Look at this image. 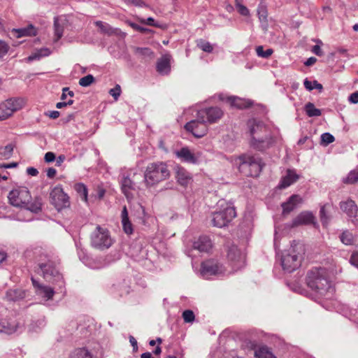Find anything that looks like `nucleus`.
I'll return each instance as SVG.
<instances>
[{"label":"nucleus","instance_id":"obj_1","mask_svg":"<svg viewBox=\"0 0 358 358\" xmlns=\"http://www.w3.org/2000/svg\"><path fill=\"white\" fill-rule=\"evenodd\" d=\"M8 198L10 203L15 207L24 208L34 213H38L41 208V199H33L26 187H19L11 190Z\"/></svg>","mask_w":358,"mask_h":358},{"label":"nucleus","instance_id":"obj_2","mask_svg":"<svg viewBox=\"0 0 358 358\" xmlns=\"http://www.w3.org/2000/svg\"><path fill=\"white\" fill-rule=\"evenodd\" d=\"M308 287L320 296L332 294L334 289L328 280L327 271L323 268H315L309 271L306 276Z\"/></svg>","mask_w":358,"mask_h":358},{"label":"nucleus","instance_id":"obj_3","mask_svg":"<svg viewBox=\"0 0 358 358\" xmlns=\"http://www.w3.org/2000/svg\"><path fill=\"white\" fill-rule=\"evenodd\" d=\"M303 253V245L299 242L294 241L290 248L282 255L281 264L282 268L287 272L291 273L299 268Z\"/></svg>","mask_w":358,"mask_h":358},{"label":"nucleus","instance_id":"obj_4","mask_svg":"<svg viewBox=\"0 0 358 358\" xmlns=\"http://www.w3.org/2000/svg\"><path fill=\"white\" fill-rule=\"evenodd\" d=\"M170 177V171L164 162L148 164L144 173V181L147 187H152Z\"/></svg>","mask_w":358,"mask_h":358},{"label":"nucleus","instance_id":"obj_5","mask_svg":"<svg viewBox=\"0 0 358 358\" xmlns=\"http://www.w3.org/2000/svg\"><path fill=\"white\" fill-rule=\"evenodd\" d=\"M25 104L24 99L12 98L0 104V121L6 120L15 111L22 109Z\"/></svg>","mask_w":358,"mask_h":358},{"label":"nucleus","instance_id":"obj_6","mask_svg":"<svg viewBox=\"0 0 358 358\" xmlns=\"http://www.w3.org/2000/svg\"><path fill=\"white\" fill-rule=\"evenodd\" d=\"M240 166L242 168L250 169V176L257 177L260 173L264 166L262 159L258 156L243 155L239 157Z\"/></svg>","mask_w":358,"mask_h":358},{"label":"nucleus","instance_id":"obj_7","mask_svg":"<svg viewBox=\"0 0 358 358\" xmlns=\"http://www.w3.org/2000/svg\"><path fill=\"white\" fill-rule=\"evenodd\" d=\"M38 266L45 279L53 282H59V286L63 285V277L52 261L48 260L47 262L40 263Z\"/></svg>","mask_w":358,"mask_h":358},{"label":"nucleus","instance_id":"obj_8","mask_svg":"<svg viewBox=\"0 0 358 358\" xmlns=\"http://www.w3.org/2000/svg\"><path fill=\"white\" fill-rule=\"evenodd\" d=\"M112 243L113 241L108 231L99 226L96 227L92 236V246L99 250H105L110 248Z\"/></svg>","mask_w":358,"mask_h":358},{"label":"nucleus","instance_id":"obj_9","mask_svg":"<svg viewBox=\"0 0 358 358\" xmlns=\"http://www.w3.org/2000/svg\"><path fill=\"white\" fill-rule=\"evenodd\" d=\"M236 215L234 208L227 206L223 210L215 212L213 214V224L217 227H223L230 222Z\"/></svg>","mask_w":358,"mask_h":358},{"label":"nucleus","instance_id":"obj_10","mask_svg":"<svg viewBox=\"0 0 358 358\" xmlns=\"http://www.w3.org/2000/svg\"><path fill=\"white\" fill-rule=\"evenodd\" d=\"M198 119L207 124H214L218 122L223 116V110L217 106L208 107L197 112Z\"/></svg>","mask_w":358,"mask_h":358},{"label":"nucleus","instance_id":"obj_11","mask_svg":"<svg viewBox=\"0 0 358 358\" xmlns=\"http://www.w3.org/2000/svg\"><path fill=\"white\" fill-rule=\"evenodd\" d=\"M225 268L222 264L214 259L207 260L201 264V274L203 277L223 274Z\"/></svg>","mask_w":358,"mask_h":358},{"label":"nucleus","instance_id":"obj_12","mask_svg":"<svg viewBox=\"0 0 358 358\" xmlns=\"http://www.w3.org/2000/svg\"><path fill=\"white\" fill-rule=\"evenodd\" d=\"M51 203L58 210L69 205V196L63 191L61 186L55 187L50 192Z\"/></svg>","mask_w":358,"mask_h":358},{"label":"nucleus","instance_id":"obj_13","mask_svg":"<svg viewBox=\"0 0 358 358\" xmlns=\"http://www.w3.org/2000/svg\"><path fill=\"white\" fill-rule=\"evenodd\" d=\"M185 128L196 138L203 137L208 131L207 123L201 120H199L198 115H196V119L187 122Z\"/></svg>","mask_w":358,"mask_h":358},{"label":"nucleus","instance_id":"obj_14","mask_svg":"<svg viewBox=\"0 0 358 358\" xmlns=\"http://www.w3.org/2000/svg\"><path fill=\"white\" fill-rule=\"evenodd\" d=\"M274 143V138L271 133H265L264 135H260L257 137H254L251 139V146L259 151H264L268 149Z\"/></svg>","mask_w":358,"mask_h":358},{"label":"nucleus","instance_id":"obj_15","mask_svg":"<svg viewBox=\"0 0 358 358\" xmlns=\"http://www.w3.org/2000/svg\"><path fill=\"white\" fill-rule=\"evenodd\" d=\"M227 258L234 264V266H236L237 269L244 265V254L236 245H232L229 248L227 251Z\"/></svg>","mask_w":358,"mask_h":358},{"label":"nucleus","instance_id":"obj_16","mask_svg":"<svg viewBox=\"0 0 358 358\" xmlns=\"http://www.w3.org/2000/svg\"><path fill=\"white\" fill-rule=\"evenodd\" d=\"M315 217L313 215L308 211H304L299 213L292 222L288 225L290 228L296 227L301 225H306L314 223Z\"/></svg>","mask_w":358,"mask_h":358},{"label":"nucleus","instance_id":"obj_17","mask_svg":"<svg viewBox=\"0 0 358 358\" xmlns=\"http://www.w3.org/2000/svg\"><path fill=\"white\" fill-rule=\"evenodd\" d=\"M248 126L249 127L252 138L259 136V134L264 135L265 133L266 134L270 132L262 122L257 121L255 119L250 120L248 122Z\"/></svg>","mask_w":358,"mask_h":358},{"label":"nucleus","instance_id":"obj_18","mask_svg":"<svg viewBox=\"0 0 358 358\" xmlns=\"http://www.w3.org/2000/svg\"><path fill=\"white\" fill-rule=\"evenodd\" d=\"M31 282L34 287L36 289V292L38 295H40L46 300L52 299L55 294L53 288L49 286H45L37 282L34 278H31Z\"/></svg>","mask_w":358,"mask_h":358},{"label":"nucleus","instance_id":"obj_19","mask_svg":"<svg viewBox=\"0 0 358 358\" xmlns=\"http://www.w3.org/2000/svg\"><path fill=\"white\" fill-rule=\"evenodd\" d=\"M220 99L229 103L231 106L239 109L247 108L252 105V101L246 100L236 96H229L224 99L222 96H220Z\"/></svg>","mask_w":358,"mask_h":358},{"label":"nucleus","instance_id":"obj_20","mask_svg":"<svg viewBox=\"0 0 358 358\" xmlns=\"http://www.w3.org/2000/svg\"><path fill=\"white\" fill-rule=\"evenodd\" d=\"M301 202V198L297 194L292 195L287 201L282 203V214L284 215L289 214L297 206V204Z\"/></svg>","mask_w":358,"mask_h":358},{"label":"nucleus","instance_id":"obj_21","mask_svg":"<svg viewBox=\"0 0 358 358\" xmlns=\"http://www.w3.org/2000/svg\"><path fill=\"white\" fill-rule=\"evenodd\" d=\"M193 248L201 252H207L212 248L210 239L207 236H201L193 243Z\"/></svg>","mask_w":358,"mask_h":358},{"label":"nucleus","instance_id":"obj_22","mask_svg":"<svg viewBox=\"0 0 358 358\" xmlns=\"http://www.w3.org/2000/svg\"><path fill=\"white\" fill-rule=\"evenodd\" d=\"M299 178V175H297L294 171L287 170V173L285 176L282 177L278 187L280 189H285L292 184L294 183Z\"/></svg>","mask_w":358,"mask_h":358},{"label":"nucleus","instance_id":"obj_23","mask_svg":"<svg viewBox=\"0 0 358 358\" xmlns=\"http://www.w3.org/2000/svg\"><path fill=\"white\" fill-rule=\"evenodd\" d=\"M121 188L123 194L129 199L133 198L131 191L135 190V183L131 178L126 176L121 181Z\"/></svg>","mask_w":358,"mask_h":358},{"label":"nucleus","instance_id":"obj_24","mask_svg":"<svg viewBox=\"0 0 358 358\" xmlns=\"http://www.w3.org/2000/svg\"><path fill=\"white\" fill-rule=\"evenodd\" d=\"M340 207L350 217H355L358 208L352 200L341 202Z\"/></svg>","mask_w":358,"mask_h":358},{"label":"nucleus","instance_id":"obj_25","mask_svg":"<svg viewBox=\"0 0 358 358\" xmlns=\"http://www.w3.org/2000/svg\"><path fill=\"white\" fill-rule=\"evenodd\" d=\"M171 55H164L158 62L157 64V71L162 74H167L171 70Z\"/></svg>","mask_w":358,"mask_h":358},{"label":"nucleus","instance_id":"obj_26","mask_svg":"<svg viewBox=\"0 0 358 358\" xmlns=\"http://www.w3.org/2000/svg\"><path fill=\"white\" fill-rule=\"evenodd\" d=\"M176 155L185 162L192 164H196L197 162L196 157L187 148H182L179 151H177Z\"/></svg>","mask_w":358,"mask_h":358},{"label":"nucleus","instance_id":"obj_27","mask_svg":"<svg viewBox=\"0 0 358 358\" xmlns=\"http://www.w3.org/2000/svg\"><path fill=\"white\" fill-rule=\"evenodd\" d=\"M25 292L21 289H9L6 293V299L9 301H17L25 297Z\"/></svg>","mask_w":358,"mask_h":358},{"label":"nucleus","instance_id":"obj_28","mask_svg":"<svg viewBox=\"0 0 358 358\" xmlns=\"http://www.w3.org/2000/svg\"><path fill=\"white\" fill-rule=\"evenodd\" d=\"M17 324L15 322H10L6 320L0 321V333L11 334L16 331Z\"/></svg>","mask_w":358,"mask_h":358},{"label":"nucleus","instance_id":"obj_29","mask_svg":"<svg viewBox=\"0 0 358 358\" xmlns=\"http://www.w3.org/2000/svg\"><path fill=\"white\" fill-rule=\"evenodd\" d=\"M176 178L178 183L182 186H187L192 179L190 174L182 168H179L178 169L176 172Z\"/></svg>","mask_w":358,"mask_h":358},{"label":"nucleus","instance_id":"obj_30","mask_svg":"<svg viewBox=\"0 0 358 358\" xmlns=\"http://www.w3.org/2000/svg\"><path fill=\"white\" fill-rule=\"evenodd\" d=\"M95 24L100 29L101 33L108 36L117 34L119 29L112 27L110 24L101 21L95 22Z\"/></svg>","mask_w":358,"mask_h":358},{"label":"nucleus","instance_id":"obj_31","mask_svg":"<svg viewBox=\"0 0 358 358\" xmlns=\"http://www.w3.org/2000/svg\"><path fill=\"white\" fill-rule=\"evenodd\" d=\"M134 54L139 58L146 59L153 57V52L149 48L134 47Z\"/></svg>","mask_w":358,"mask_h":358},{"label":"nucleus","instance_id":"obj_32","mask_svg":"<svg viewBox=\"0 0 358 358\" xmlns=\"http://www.w3.org/2000/svg\"><path fill=\"white\" fill-rule=\"evenodd\" d=\"M50 54V50L48 48H41L37 50L36 52H33L27 57V60L29 62H31L34 60H37L41 59L43 57L48 56Z\"/></svg>","mask_w":358,"mask_h":358},{"label":"nucleus","instance_id":"obj_33","mask_svg":"<svg viewBox=\"0 0 358 358\" xmlns=\"http://www.w3.org/2000/svg\"><path fill=\"white\" fill-rule=\"evenodd\" d=\"M257 358H276L266 346L258 348L255 352Z\"/></svg>","mask_w":358,"mask_h":358},{"label":"nucleus","instance_id":"obj_34","mask_svg":"<svg viewBox=\"0 0 358 358\" xmlns=\"http://www.w3.org/2000/svg\"><path fill=\"white\" fill-rule=\"evenodd\" d=\"M70 358H92L91 354L85 348H79L75 350Z\"/></svg>","mask_w":358,"mask_h":358},{"label":"nucleus","instance_id":"obj_35","mask_svg":"<svg viewBox=\"0 0 358 358\" xmlns=\"http://www.w3.org/2000/svg\"><path fill=\"white\" fill-rule=\"evenodd\" d=\"M306 112L309 117L320 116L322 113L318 108H316L313 103L308 102L305 106Z\"/></svg>","mask_w":358,"mask_h":358},{"label":"nucleus","instance_id":"obj_36","mask_svg":"<svg viewBox=\"0 0 358 358\" xmlns=\"http://www.w3.org/2000/svg\"><path fill=\"white\" fill-rule=\"evenodd\" d=\"M14 145L10 143L3 148H0V158L9 159L13 154Z\"/></svg>","mask_w":358,"mask_h":358},{"label":"nucleus","instance_id":"obj_37","mask_svg":"<svg viewBox=\"0 0 358 358\" xmlns=\"http://www.w3.org/2000/svg\"><path fill=\"white\" fill-rule=\"evenodd\" d=\"M16 31L17 33V37H22L24 36H35L36 34V31L32 25L26 28L17 29Z\"/></svg>","mask_w":358,"mask_h":358},{"label":"nucleus","instance_id":"obj_38","mask_svg":"<svg viewBox=\"0 0 358 358\" xmlns=\"http://www.w3.org/2000/svg\"><path fill=\"white\" fill-rule=\"evenodd\" d=\"M75 189L80 194L81 200L86 202L87 201V190L85 185L78 183L75 185Z\"/></svg>","mask_w":358,"mask_h":358},{"label":"nucleus","instance_id":"obj_39","mask_svg":"<svg viewBox=\"0 0 358 358\" xmlns=\"http://www.w3.org/2000/svg\"><path fill=\"white\" fill-rule=\"evenodd\" d=\"M340 239L343 244L347 245H352L354 242V236L348 231H343L340 236Z\"/></svg>","mask_w":358,"mask_h":358},{"label":"nucleus","instance_id":"obj_40","mask_svg":"<svg viewBox=\"0 0 358 358\" xmlns=\"http://www.w3.org/2000/svg\"><path fill=\"white\" fill-rule=\"evenodd\" d=\"M303 85H304L305 87L309 91L313 90V89H317L320 92H321L323 89L322 85L320 83H319L317 80H314L313 82H311V81L308 80V79H306L304 80Z\"/></svg>","mask_w":358,"mask_h":358},{"label":"nucleus","instance_id":"obj_41","mask_svg":"<svg viewBox=\"0 0 358 358\" xmlns=\"http://www.w3.org/2000/svg\"><path fill=\"white\" fill-rule=\"evenodd\" d=\"M54 28H55V35L56 36V38L55 39V41H57L59 38H61L62 37L63 31H64V27L59 23L57 18L55 19Z\"/></svg>","mask_w":358,"mask_h":358},{"label":"nucleus","instance_id":"obj_42","mask_svg":"<svg viewBox=\"0 0 358 358\" xmlns=\"http://www.w3.org/2000/svg\"><path fill=\"white\" fill-rule=\"evenodd\" d=\"M329 207L328 204L322 206L320 210V220L323 225H327L329 222V217L327 215L326 209Z\"/></svg>","mask_w":358,"mask_h":358},{"label":"nucleus","instance_id":"obj_43","mask_svg":"<svg viewBox=\"0 0 358 358\" xmlns=\"http://www.w3.org/2000/svg\"><path fill=\"white\" fill-rule=\"evenodd\" d=\"M197 46L206 52H211L213 50L212 45L204 40H199L197 41Z\"/></svg>","mask_w":358,"mask_h":358},{"label":"nucleus","instance_id":"obj_44","mask_svg":"<svg viewBox=\"0 0 358 358\" xmlns=\"http://www.w3.org/2000/svg\"><path fill=\"white\" fill-rule=\"evenodd\" d=\"M256 52H257V55L260 57L268 58L272 55L273 51L271 48L267 49L266 51H264L263 46L259 45V46L257 47Z\"/></svg>","mask_w":358,"mask_h":358},{"label":"nucleus","instance_id":"obj_45","mask_svg":"<svg viewBox=\"0 0 358 358\" xmlns=\"http://www.w3.org/2000/svg\"><path fill=\"white\" fill-rule=\"evenodd\" d=\"M94 82V78L92 75H87L81 78L79 80V85L82 87H88Z\"/></svg>","mask_w":358,"mask_h":358},{"label":"nucleus","instance_id":"obj_46","mask_svg":"<svg viewBox=\"0 0 358 358\" xmlns=\"http://www.w3.org/2000/svg\"><path fill=\"white\" fill-rule=\"evenodd\" d=\"M345 183H355L358 181V169L351 171L347 178L343 180Z\"/></svg>","mask_w":358,"mask_h":358},{"label":"nucleus","instance_id":"obj_47","mask_svg":"<svg viewBox=\"0 0 358 358\" xmlns=\"http://www.w3.org/2000/svg\"><path fill=\"white\" fill-rule=\"evenodd\" d=\"M182 318L185 322H192L194 320L195 316L193 311L186 310L182 313Z\"/></svg>","mask_w":358,"mask_h":358},{"label":"nucleus","instance_id":"obj_48","mask_svg":"<svg viewBox=\"0 0 358 358\" xmlns=\"http://www.w3.org/2000/svg\"><path fill=\"white\" fill-rule=\"evenodd\" d=\"M334 140L335 138L334 136L329 133H324L321 136L322 143H324L326 145L333 143Z\"/></svg>","mask_w":358,"mask_h":358},{"label":"nucleus","instance_id":"obj_49","mask_svg":"<svg viewBox=\"0 0 358 358\" xmlns=\"http://www.w3.org/2000/svg\"><path fill=\"white\" fill-rule=\"evenodd\" d=\"M122 227L124 231L127 234H131L133 232V227L132 224L130 222V221L128 220H122Z\"/></svg>","mask_w":358,"mask_h":358},{"label":"nucleus","instance_id":"obj_50","mask_svg":"<svg viewBox=\"0 0 358 358\" xmlns=\"http://www.w3.org/2000/svg\"><path fill=\"white\" fill-rule=\"evenodd\" d=\"M126 22L127 23L128 25H129L134 29H135L136 31H138L140 32L147 33V32H150L151 31V30H150V29H148L147 28L141 27V26L138 25L137 24H135V23L131 22L130 21H127Z\"/></svg>","mask_w":358,"mask_h":358},{"label":"nucleus","instance_id":"obj_51","mask_svg":"<svg viewBox=\"0 0 358 358\" xmlns=\"http://www.w3.org/2000/svg\"><path fill=\"white\" fill-rule=\"evenodd\" d=\"M236 8H237V10L238 12L243 15V16H247L249 15V10L245 6H243V4L241 3V1L240 2H238L236 3Z\"/></svg>","mask_w":358,"mask_h":358},{"label":"nucleus","instance_id":"obj_52","mask_svg":"<svg viewBox=\"0 0 358 358\" xmlns=\"http://www.w3.org/2000/svg\"><path fill=\"white\" fill-rule=\"evenodd\" d=\"M121 93V87L119 85H116V86L110 90L109 94L115 99L117 100Z\"/></svg>","mask_w":358,"mask_h":358},{"label":"nucleus","instance_id":"obj_53","mask_svg":"<svg viewBox=\"0 0 358 358\" xmlns=\"http://www.w3.org/2000/svg\"><path fill=\"white\" fill-rule=\"evenodd\" d=\"M138 20L141 24H148L150 26L159 27V25L158 24L155 23V20L151 17L147 18L146 20L143 19V18H138Z\"/></svg>","mask_w":358,"mask_h":358},{"label":"nucleus","instance_id":"obj_54","mask_svg":"<svg viewBox=\"0 0 358 358\" xmlns=\"http://www.w3.org/2000/svg\"><path fill=\"white\" fill-rule=\"evenodd\" d=\"M55 155L52 152H48L45 153L44 157L45 162L47 163L52 162L55 160Z\"/></svg>","mask_w":358,"mask_h":358},{"label":"nucleus","instance_id":"obj_55","mask_svg":"<svg viewBox=\"0 0 358 358\" xmlns=\"http://www.w3.org/2000/svg\"><path fill=\"white\" fill-rule=\"evenodd\" d=\"M8 50V45L5 42L0 41V57L6 54Z\"/></svg>","mask_w":358,"mask_h":358},{"label":"nucleus","instance_id":"obj_56","mask_svg":"<svg viewBox=\"0 0 358 358\" xmlns=\"http://www.w3.org/2000/svg\"><path fill=\"white\" fill-rule=\"evenodd\" d=\"M348 100L352 103H358V91L351 94L348 97Z\"/></svg>","mask_w":358,"mask_h":358},{"label":"nucleus","instance_id":"obj_57","mask_svg":"<svg viewBox=\"0 0 358 358\" xmlns=\"http://www.w3.org/2000/svg\"><path fill=\"white\" fill-rule=\"evenodd\" d=\"M350 263L358 268V253H353L350 257Z\"/></svg>","mask_w":358,"mask_h":358},{"label":"nucleus","instance_id":"obj_58","mask_svg":"<svg viewBox=\"0 0 358 358\" xmlns=\"http://www.w3.org/2000/svg\"><path fill=\"white\" fill-rule=\"evenodd\" d=\"M18 164L17 162H12L10 164H0V168L1 169H10L17 167Z\"/></svg>","mask_w":358,"mask_h":358},{"label":"nucleus","instance_id":"obj_59","mask_svg":"<svg viewBox=\"0 0 358 358\" xmlns=\"http://www.w3.org/2000/svg\"><path fill=\"white\" fill-rule=\"evenodd\" d=\"M312 52L317 56L322 55V51L320 48V46L318 45H315L313 47Z\"/></svg>","mask_w":358,"mask_h":358},{"label":"nucleus","instance_id":"obj_60","mask_svg":"<svg viewBox=\"0 0 358 358\" xmlns=\"http://www.w3.org/2000/svg\"><path fill=\"white\" fill-rule=\"evenodd\" d=\"M57 171L54 168H48L47 170V176L50 178H52L55 176Z\"/></svg>","mask_w":358,"mask_h":358},{"label":"nucleus","instance_id":"obj_61","mask_svg":"<svg viewBox=\"0 0 358 358\" xmlns=\"http://www.w3.org/2000/svg\"><path fill=\"white\" fill-rule=\"evenodd\" d=\"M27 173L30 175V176H36L38 175V171L36 169L34 168V167H29L27 168Z\"/></svg>","mask_w":358,"mask_h":358},{"label":"nucleus","instance_id":"obj_62","mask_svg":"<svg viewBox=\"0 0 358 358\" xmlns=\"http://www.w3.org/2000/svg\"><path fill=\"white\" fill-rule=\"evenodd\" d=\"M258 15H259V18H260V20H266V10L264 9V8H261L259 9V8H258Z\"/></svg>","mask_w":358,"mask_h":358},{"label":"nucleus","instance_id":"obj_63","mask_svg":"<svg viewBox=\"0 0 358 358\" xmlns=\"http://www.w3.org/2000/svg\"><path fill=\"white\" fill-rule=\"evenodd\" d=\"M121 217H122V220H125L129 219L128 212H127L126 206H124V208L122 210Z\"/></svg>","mask_w":358,"mask_h":358},{"label":"nucleus","instance_id":"obj_64","mask_svg":"<svg viewBox=\"0 0 358 358\" xmlns=\"http://www.w3.org/2000/svg\"><path fill=\"white\" fill-rule=\"evenodd\" d=\"M317 59L315 57L308 58L304 63V64L307 66H311L316 62Z\"/></svg>","mask_w":358,"mask_h":358}]
</instances>
